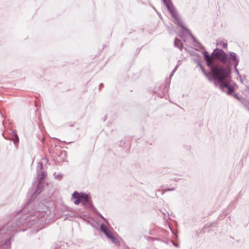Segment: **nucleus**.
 Returning <instances> with one entry per match:
<instances>
[{
	"mask_svg": "<svg viewBox=\"0 0 249 249\" xmlns=\"http://www.w3.org/2000/svg\"><path fill=\"white\" fill-rule=\"evenodd\" d=\"M43 168V163L39 162L36 167L38 177L37 186L31 198L26 202L21 210V212L26 213V214L20 216V212H18L14 219L0 227V249H11L12 241L16 233L21 231L17 229L19 225L22 224L30 227L35 224L42 225L46 221V213L40 211L33 201L43 190V180L46 177L47 173L42 170Z\"/></svg>",
	"mask_w": 249,
	"mask_h": 249,
	"instance_id": "obj_1",
	"label": "nucleus"
},
{
	"mask_svg": "<svg viewBox=\"0 0 249 249\" xmlns=\"http://www.w3.org/2000/svg\"><path fill=\"white\" fill-rule=\"evenodd\" d=\"M202 54L211 73L214 74L213 76V79H216L219 81H222L225 78H231V67L228 69L222 66L215 67L212 62V59L218 60L223 63L227 62L228 54L222 49L216 48L211 54H209L207 51L204 50L202 51Z\"/></svg>",
	"mask_w": 249,
	"mask_h": 249,
	"instance_id": "obj_2",
	"label": "nucleus"
},
{
	"mask_svg": "<svg viewBox=\"0 0 249 249\" xmlns=\"http://www.w3.org/2000/svg\"><path fill=\"white\" fill-rule=\"evenodd\" d=\"M72 197L75 199L74 201V204L75 205H78L81 203L82 206L89 208L91 210L94 207L91 197L89 194L74 191L72 194Z\"/></svg>",
	"mask_w": 249,
	"mask_h": 249,
	"instance_id": "obj_3",
	"label": "nucleus"
},
{
	"mask_svg": "<svg viewBox=\"0 0 249 249\" xmlns=\"http://www.w3.org/2000/svg\"><path fill=\"white\" fill-rule=\"evenodd\" d=\"M165 6L173 18L174 22L181 29L182 33L179 34V36L182 38L184 36V33H186L187 32H189V30L183 25L182 20L180 19L178 14L176 13L174 5L169 4Z\"/></svg>",
	"mask_w": 249,
	"mask_h": 249,
	"instance_id": "obj_4",
	"label": "nucleus"
},
{
	"mask_svg": "<svg viewBox=\"0 0 249 249\" xmlns=\"http://www.w3.org/2000/svg\"><path fill=\"white\" fill-rule=\"evenodd\" d=\"M231 78H225L224 80L221 82H220L219 83L217 84L216 85H214L215 86H217V85L219 86V89L221 90L224 91L225 89H227V91L226 92L227 94L230 95H232V93L235 91V88L233 86H231L227 83L222 84L223 82H224L225 81H227L228 82H230L231 81Z\"/></svg>",
	"mask_w": 249,
	"mask_h": 249,
	"instance_id": "obj_5",
	"label": "nucleus"
},
{
	"mask_svg": "<svg viewBox=\"0 0 249 249\" xmlns=\"http://www.w3.org/2000/svg\"><path fill=\"white\" fill-rule=\"evenodd\" d=\"M228 61V64L226 68L229 69L230 67H231V65H238L239 63V59L237 56L236 53L233 52H230L228 53L227 56V62Z\"/></svg>",
	"mask_w": 249,
	"mask_h": 249,
	"instance_id": "obj_6",
	"label": "nucleus"
},
{
	"mask_svg": "<svg viewBox=\"0 0 249 249\" xmlns=\"http://www.w3.org/2000/svg\"><path fill=\"white\" fill-rule=\"evenodd\" d=\"M194 62H196L197 64V66L199 67V68H200L201 70L202 71V73H203V74L207 77L208 80L210 81V82H211V81H213V84L214 85H216L217 84H218L219 83V82L220 81H219V80L218 79H213V76L214 74H213V73H211V75H210L209 73H207L205 70V69L203 67V66L202 65V64H201V60L200 59H196L194 60Z\"/></svg>",
	"mask_w": 249,
	"mask_h": 249,
	"instance_id": "obj_7",
	"label": "nucleus"
},
{
	"mask_svg": "<svg viewBox=\"0 0 249 249\" xmlns=\"http://www.w3.org/2000/svg\"><path fill=\"white\" fill-rule=\"evenodd\" d=\"M186 33L188 34L192 39L193 45L196 47L195 50L196 51H199L200 50H203V51L205 50L204 47L203 46L201 43L196 39V38L193 36L190 30L189 32H187Z\"/></svg>",
	"mask_w": 249,
	"mask_h": 249,
	"instance_id": "obj_8",
	"label": "nucleus"
},
{
	"mask_svg": "<svg viewBox=\"0 0 249 249\" xmlns=\"http://www.w3.org/2000/svg\"><path fill=\"white\" fill-rule=\"evenodd\" d=\"M100 231L101 232L104 233L108 238H109L112 235V234H113L112 232L109 231L107 227L104 223L101 224Z\"/></svg>",
	"mask_w": 249,
	"mask_h": 249,
	"instance_id": "obj_9",
	"label": "nucleus"
},
{
	"mask_svg": "<svg viewBox=\"0 0 249 249\" xmlns=\"http://www.w3.org/2000/svg\"><path fill=\"white\" fill-rule=\"evenodd\" d=\"M174 46L178 48L180 50V51H182V50L183 49V44L179 39L176 38L174 40Z\"/></svg>",
	"mask_w": 249,
	"mask_h": 249,
	"instance_id": "obj_10",
	"label": "nucleus"
},
{
	"mask_svg": "<svg viewBox=\"0 0 249 249\" xmlns=\"http://www.w3.org/2000/svg\"><path fill=\"white\" fill-rule=\"evenodd\" d=\"M12 134H13V137L11 139H10V140L13 141L14 142V143L15 145L18 144V143L19 142V138L17 134L16 130H13L12 131Z\"/></svg>",
	"mask_w": 249,
	"mask_h": 249,
	"instance_id": "obj_11",
	"label": "nucleus"
},
{
	"mask_svg": "<svg viewBox=\"0 0 249 249\" xmlns=\"http://www.w3.org/2000/svg\"><path fill=\"white\" fill-rule=\"evenodd\" d=\"M109 239L111 240L112 242L115 245L117 246H120V242L118 239L114 235V234H112V235L109 238Z\"/></svg>",
	"mask_w": 249,
	"mask_h": 249,
	"instance_id": "obj_12",
	"label": "nucleus"
},
{
	"mask_svg": "<svg viewBox=\"0 0 249 249\" xmlns=\"http://www.w3.org/2000/svg\"><path fill=\"white\" fill-rule=\"evenodd\" d=\"M92 210L95 212V213L98 215L102 219L107 223V219L100 213V212L96 209L94 207Z\"/></svg>",
	"mask_w": 249,
	"mask_h": 249,
	"instance_id": "obj_13",
	"label": "nucleus"
},
{
	"mask_svg": "<svg viewBox=\"0 0 249 249\" xmlns=\"http://www.w3.org/2000/svg\"><path fill=\"white\" fill-rule=\"evenodd\" d=\"M241 103L249 111V101L244 98Z\"/></svg>",
	"mask_w": 249,
	"mask_h": 249,
	"instance_id": "obj_14",
	"label": "nucleus"
},
{
	"mask_svg": "<svg viewBox=\"0 0 249 249\" xmlns=\"http://www.w3.org/2000/svg\"><path fill=\"white\" fill-rule=\"evenodd\" d=\"M174 190H175V187H173V188H165V189H164L163 190L158 189V192H161V195H163V193H164V192L173 191H174Z\"/></svg>",
	"mask_w": 249,
	"mask_h": 249,
	"instance_id": "obj_15",
	"label": "nucleus"
},
{
	"mask_svg": "<svg viewBox=\"0 0 249 249\" xmlns=\"http://www.w3.org/2000/svg\"><path fill=\"white\" fill-rule=\"evenodd\" d=\"M53 176L54 177V178L58 180H61L63 177V175L62 174H57L56 172L54 173Z\"/></svg>",
	"mask_w": 249,
	"mask_h": 249,
	"instance_id": "obj_16",
	"label": "nucleus"
},
{
	"mask_svg": "<svg viewBox=\"0 0 249 249\" xmlns=\"http://www.w3.org/2000/svg\"><path fill=\"white\" fill-rule=\"evenodd\" d=\"M233 96H234V97L235 98H236V99H237L239 101H241V102L243 100V99L244 98L242 96H239L238 94L237 93H234Z\"/></svg>",
	"mask_w": 249,
	"mask_h": 249,
	"instance_id": "obj_17",
	"label": "nucleus"
},
{
	"mask_svg": "<svg viewBox=\"0 0 249 249\" xmlns=\"http://www.w3.org/2000/svg\"><path fill=\"white\" fill-rule=\"evenodd\" d=\"M162 0L165 5H166L169 4H170L172 5H173V3H172L171 0Z\"/></svg>",
	"mask_w": 249,
	"mask_h": 249,
	"instance_id": "obj_18",
	"label": "nucleus"
},
{
	"mask_svg": "<svg viewBox=\"0 0 249 249\" xmlns=\"http://www.w3.org/2000/svg\"><path fill=\"white\" fill-rule=\"evenodd\" d=\"M219 44L221 45L222 47L224 49H226L228 47V44L227 43L224 42L223 41H220L219 42Z\"/></svg>",
	"mask_w": 249,
	"mask_h": 249,
	"instance_id": "obj_19",
	"label": "nucleus"
},
{
	"mask_svg": "<svg viewBox=\"0 0 249 249\" xmlns=\"http://www.w3.org/2000/svg\"><path fill=\"white\" fill-rule=\"evenodd\" d=\"M238 65H233V67H234V72H235V73L238 75V76L240 75L239 74V71L237 68V67Z\"/></svg>",
	"mask_w": 249,
	"mask_h": 249,
	"instance_id": "obj_20",
	"label": "nucleus"
},
{
	"mask_svg": "<svg viewBox=\"0 0 249 249\" xmlns=\"http://www.w3.org/2000/svg\"><path fill=\"white\" fill-rule=\"evenodd\" d=\"M178 68V65H176L174 69L172 70L171 73L170 74V78H171L174 74V72L176 71L177 69Z\"/></svg>",
	"mask_w": 249,
	"mask_h": 249,
	"instance_id": "obj_21",
	"label": "nucleus"
},
{
	"mask_svg": "<svg viewBox=\"0 0 249 249\" xmlns=\"http://www.w3.org/2000/svg\"><path fill=\"white\" fill-rule=\"evenodd\" d=\"M68 125H69L71 127H72L74 125L75 122H70L69 123H67Z\"/></svg>",
	"mask_w": 249,
	"mask_h": 249,
	"instance_id": "obj_22",
	"label": "nucleus"
},
{
	"mask_svg": "<svg viewBox=\"0 0 249 249\" xmlns=\"http://www.w3.org/2000/svg\"><path fill=\"white\" fill-rule=\"evenodd\" d=\"M104 85L103 83H100L99 86V89L100 90L101 88L103 87Z\"/></svg>",
	"mask_w": 249,
	"mask_h": 249,
	"instance_id": "obj_23",
	"label": "nucleus"
},
{
	"mask_svg": "<svg viewBox=\"0 0 249 249\" xmlns=\"http://www.w3.org/2000/svg\"><path fill=\"white\" fill-rule=\"evenodd\" d=\"M238 77H239L240 82L241 83H243V80L242 79L241 76L239 75Z\"/></svg>",
	"mask_w": 249,
	"mask_h": 249,
	"instance_id": "obj_24",
	"label": "nucleus"
},
{
	"mask_svg": "<svg viewBox=\"0 0 249 249\" xmlns=\"http://www.w3.org/2000/svg\"><path fill=\"white\" fill-rule=\"evenodd\" d=\"M173 244L175 246V247H178V244H176L174 242H172Z\"/></svg>",
	"mask_w": 249,
	"mask_h": 249,
	"instance_id": "obj_25",
	"label": "nucleus"
},
{
	"mask_svg": "<svg viewBox=\"0 0 249 249\" xmlns=\"http://www.w3.org/2000/svg\"><path fill=\"white\" fill-rule=\"evenodd\" d=\"M44 138H42V140H41V142H42V143L44 142Z\"/></svg>",
	"mask_w": 249,
	"mask_h": 249,
	"instance_id": "obj_26",
	"label": "nucleus"
},
{
	"mask_svg": "<svg viewBox=\"0 0 249 249\" xmlns=\"http://www.w3.org/2000/svg\"><path fill=\"white\" fill-rule=\"evenodd\" d=\"M196 55L198 56V57H199V55L198 54V53H196Z\"/></svg>",
	"mask_w": 249,
	"mask_h": 249,
	"instance_id": "obj_27",
	"label": "nucleus"
},
{
	"mask_svg": "<svg viewBox=\"0 0 249 249\" xmlns=\"http://www.w3.org/2000/svg\"><path fill=\"white\" fill-rule=\"evenodd\" d=\"M106 117H105V119H104V121H106Z\"/></svg>",
	"mask_w": 249,
	"mask_h": 249,
	"instance_id": "obj_28",
	"label": "nucleus"
},
{
	"mask_svg": "<svg viewBox=\"0 0 249 249\" xmlns=\"http://www.w3.org/2000/svg\"><path fill=\"white\" fill-rule=\"evenodd\" d=\"M234 85L236 86L237 87V85L235 83H234Z\"/></svg>",
	"mask_w": 249,
	"mask_h": 249,
	"instance_id": "obj_29",
	"label": "nucleus"
},
{
	"mask_svg": "<svg viewBox=\"0 0 249 249\" xmlns=\"http://www.w3.org/2000/svg\"><path fill=\"white\" fill-rule=\"evenodd\" d=\"M53 249H57V248L56 247V248H54Z\"/></svg>",
	"mask_w": 249,
	"mask_h": 249,
	"instance_id": "obj_30",
	"label": "nucleus"
}]
</instances>
